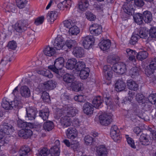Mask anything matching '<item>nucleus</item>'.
<instances>
[{"instance_id": "obj_1", "label": "nucleus", "mask_w": 156, "mask_h": 156, "mask_svg": "<svg viewBox=\"0 0 156 156\" xmlns=\"http://www.w3.org/2000/svg\"><path fill=\"white\" fill-rule=\"evenodd\" d=\"M57 113L58 116H60L63 114L71 119L76 114V109L69 105H65L61 109H58Z\"/></svg>"}, {"instance_id": "obj_2", "label": "nucleus", "mask_w": 156, "mask_h": 156, "mask_svg": "<svg viewBox=\"0 0 156 156\" xmlns=\"http://www.w3.org/2000/svg\"><path fill=\"white\" fill-rule=\"evenodd\" d=\"M64 59L63 57L57 58L54 62V65L48 66V69L57 74L61 76V73L59 70L61 69L64 65Z\"/></svg>"}, {"instance_id": "obj_3", "label": "nucleus", "mask_w": 156, "mask_h": 156, "mask_svg": "<svg viewBox=\"0 0 156 156\" xmlns=\"http://www.w3.org/2000/svg\"><path fill=\"white\" fill-rule=\"evenodd\" d=\"M110 135L111 138L114 141L119 142L121 140L120 131L117 126H112L111 129Z\"/></svg>"}, {"instance_id": "obj_4", "label": "nucleus", "mask_w": 156, "mask_h": 156, "mask_svg": "<svg viewBox=\"0 0 156 156\" xmlns=\"http://www.w3.org/2000/svg\"><path fill=\"white\" fill-rule=\"evenodd\" d=\"M29 22L27 20H22L18 21L15 25V29L18 32H22L29 27Z\"/></svg>"}, {"instance_id": "obj_5", "label": "nucleus", "mask_w": 156, "mask_h": 156, "mask_svg": "<svg viewBox=\"0 0 156 156\" xmlns=\"http://www.w3.org/2000/svg\"><path fill=\"white\" fill-rule=\"evenodd\" d=\"M112 69L115 72L119 74H122L124 73L126 70V66L123 63L118 62L113 65Z\"/></svg>"}, {"instance_id": "obj_6", "label": "nucleus", "mask_w": 156, "mask_h": 156, "mask_svg": "<svg viewBox=\"0 0 156 156\" xmlns=\"http://www.w3.org/2000/svg\"><path fill=\"white\" fill-rule=\"evenodd\" d=\"M99 120L101 125L106 126L109 125L112 121L111 116L107 114H103L100 115Z\"/></svg>"}, {"instance_id": "obj_7", "label": "nucleus", "mask_w": 156, "mask_h": 156, "mask_svg": "<svg viewBox=\"0 0 156 156\" xmlns=\"http://www.w3.org/2000/svg\"><path fill=\"white\" fill-rule=\"evenodd\" d=\"M1 127L4 133L7 135L12 134L14 130L13 126L8 123H2Z\"/></svg>"}, {"instance_id": "obj_8", "label": "nucleus", "mask_w": 156, "mask_h": 156, "mask_svg": "<svg viewBox=\"0 0 156 156\" xmlns=\"http://www.w3.org/2000/svg\"><path fill=\"white\" fill-rule=\"evenodd\" d=\"M94 39L92 36H87L83 38V44L85 49L89 48L94 43Z\"/></svg>"}, {"instance_id": "obj_9", "label": "nucleus", "mask_w": 156, "mask_h": 156, "mask_svg": "<svg viewBox=\"0 0 156 156\" xmlns=\"http://www.w3.org/2000/svg\"><path fill=\"white\" fill-rule=\"evenodd\" d=\"M124 12L129 15H132L134 12L133 4L132 2L125 3L123 6Z\"/></svg>"}, {"instance_id": "obj_10", "label": "nucleus", "mask_w": 156, "mask_h": 156, "mask_svg": "<svg viewBox=\"0 0 156 156\" xmlns=\"http://www.w3.org/2000/svg\"><path fill=\"white\" fill-rule=\"evenodd\" d=\"M65 41L61 37H57L55 40L54 44V48L56 50L63 49L65 46Z\"/></svg>"}, {"instance_id": "obj_11", "label": "nucleus", "mask_w": 156, "mask_h": 156, "mask_svg": "<svg viewBox=\"0 0 156 156\" xmlns=\"http://www.w3.org/2000/svg\"><path fill=\"white\" fill-rule=\"evenodd\" d=\"M89 30L91 34L95 35H98L102 32L101 26L97 24H93L90 27Z\"/></svg>"}, {"instance_id": "obj_12", "label": "nucleus", "mask_w": 156, "mask_h": 156, "mask_svg": "<svg viewBox=\"0 0 156 156\" xmlns=\"http://www.w3.org/2000/svg\"><path fill=\"white\" fill-rule=\"evenodd\" d=\"M77 131L74 127L69 128L66 131L67 137L70 139H73L77 136Z\"/></svg>"}, {"instance_id": "obj_13", "label": "nucleus", "mask_w": 156, "mask_h": 156, "mask_svg": "<svg viewBox=\"0 0 156 156\" xmlns=\"http://www.w3.org/2000/svg\"><path fill=\"white\" fill-rule=\"evenodd\" d=\"M104 75L108 80H110L112 76V71L109 66H105L103 68Z\"/></svg>"}, {"instance_id": "obj_14", "label": "nucleus", "mask_w": 156, "mask_h": 156, "mask_svg": "<svg viewBox=\"0 0 156 156\" xmlns=\"http://www.w3.org/2000/svg\"><path fill=\"white\" fill-rule=\"evenodd\" d=\"M18 135L23 138L27 139L32 135V132L30 129H21L18 132Z\"/></svg>"}, {"instance_id": "obj_15", "label": "nucleus", "mask_w": 156, "mask_h": 156, "mask_svg": "<svg viewBox=\"0 0 156 156\" xmlns=\"http://www.w3.org/2000/svg\"><path fill=\"white\" fill-rule=\"evenodd\" d=\"M60 123L63 128L68 127L71 124V119L67 116L64 115L61 118Z\"/></svg>"}, {"instance_id": "obj_16", "label": "nucleus", "mask_w": 156, "mask_h": 156, "mask_svg": "<svg viewBox=\"0 0 156 156\" xmlns=\"http://www.w3.org/2000/svg\"><path fill=\"white\" fill-rule=\"evenodd\" d=\"M149 136L147 134L142 133L140 136L139 140L140 144L144 146L149 145L150 142L149 139Z\"/></svg>"}, {"instance_id": "obj_17", "label": "nucleus", "mask_w": 156, "mask_h": 156, "mask_svg": "<svg viewBox=\"0 0 156 156\" xmlns=\"http://www.w3.org/2000/svg\"><path fill=\"white\" fill-rule=\"evenodd\" d=\"M142 15L143 19L145 23H149L152 20V15L150 11H145L143 12Z\"/></svg>"}, {"instance_id": "obj_18", "label": "nucleus", "mask_w": 156, "mask_h": 156, "mask_svg": "<svg viewBox=\"0 0 156 156\" xmlns=\"http://www.w3.org/2000/svg\"><path fill=\"white\" fill-rule=\"evenodd\" d=\"M27 117L29 120H32L35 119L37 113V111L33 108H28L26 109Z\"/></svg>"}, {"instance_id": "obj_19", "label": "nucleus", "mask_w": 156, "mask_h": 156, "mask_svg": "<svg viewBox=\"0 0 156 156\" xmlns=\"http://www.w3.org/2000/svg\"><path fill=\"white\" fill-rule=\"evenodd\" d=\"M94 106L89 102L85 103L83 106V112L87 115L91 114L93 113L94 110Z\"/></svg>"}, {"instance_id": "obj_20", "label": "nucleus", "mask_w": 156, "mask_h": 156, "mask_svg": "<svg viewBox=\"0 0 156 156\" xmlns=\"http://www.w3.org/2000/svg\"><path fill=\"white\" fill-rule=\"evenodd\" d=\"M73 53L75 57L77 58L83 57L84 55V50L81 47L75 48L73 50Z\"/></svg>"}, {"instance_id": "obj_21", "label": "nucleus", "mask_w": 156, "mask_h": 156, "mask_svg": "<svg viewBox=\"0 0 156 156\" xmlns=\"http://www.w3.org/2000/svg\"><path fill=\"white\" fill-rule=\"evenodd\" d=\"M96 152L99 156H107L108 154L107 150L103 145H101L96 147Z\"/></svg>"}, {"instance_id": "obj_22", "label": "nucleus", "mask_w": 156, "mask_h": 156, "mask_svg": "<svg viewBox=\"0 0 156 156\" xmlns=\"http://www.w3.org/2000/svg\"><path fill=\"white\" fill-rule=\"evenodd\" d=\"M20 93L22 96L25 98L29 97L30 94V89L26 86H22L21 87Z\"/></svg>"}, {"instance_id": "obj_23", "label": "nucleus", "mask_w": 156, "mask_h": 156, "mask_svg": "<svg viewBox=\"0 0 156 156\" xmlns=\"http://www.w3.org/2000/svg\"><path fill=\"white\" fill-rule=\"evenodd\" d=\"M63 80L66 84L71 85L74 81V77L73 75L66 73L63 76Z\"/></svg>"}, {"instance_id": "obj_24", "label": "nucleus", "mask_w": 156, "mask_h": 156, "mask_svg": "<svg viewBox=\"0 0 156 156\" xmlns=\"http://www.w3.org/2000/svg\"><path fill=\"white\" fill-rule=\"evenodd\" d=\"M57 16L58 12L55 11H52L48 12L46 16L48 21L52 23L56 19Z\"/></svg>"}, {"instance_id": "obj_25", "label": "nucleus", "mask_w": 156, "mask_h": 156, "mask_svg": "<svg viewBox=\"0 0 156 156\" xmlns=\"http://www.w3.org/2000/svg\"><path fill=\"white\" fill-rule=\"evenodd\" d=\"M103 102V100L99 96L95 97L92 101L94 107L97 108H101Z\"/></svg>"}, {"instance_id": "obj_26", "label": "nucleus", "mask_w": 156, "mask_h": 156, "mask_svg": "<svg viewBox=\"0 0 156 156\" xmlns=\"http://www.w3.org/2000/svg\"><path fill=\"white\" fill-rule=\"evenodd\" d=\"M76 62V59L74 58H72L69 59L66 63V68L68 69L71 70L74 68L75 69Z\"/></svg>"}, {"instance_id": "obj_27", "label": "nucleus", "mask_w": 156, "mask_h": 156, "mask_svg": "<svg viewBox=\"0 0 156 156\" xmlns=\"http://www.w3.org/2000/svg\"><path fill=\"white\" fill-rule=\"evenodd\" d=\"M89 6V2L87 0H80L79 2V8L82 11H84L86 10Z\"/></svg>"}, {"instance_id": "obj_28", "label": "nucleus", "mask_w": 156, "mask_h": 156, "mask_svg": "<svg viewBox=\"0 0 156 156\" xmlns=\"http://www.w3.org/2000/svg\"><path fill=\"white\" fill-rule=\"evenodd\" d=\"M126 86L124 82L120 80H118L115 84V90L118 92L121 91L125 89Z\"/></svg>"}, {"instance_id": "obj_29", "label": "nucleus", "mask_w": 156, "mask_h": 156, "mask_svg": "<svg viewBox=\"0 0 156 156\" xmlns=\"http://www.w3.org/2000/svg\"><path fill=\"white\" fill-rule=\"evenodd\" d=\"M111 42L109 40H104L101 41L99 44L100 48L103 50L108 49L110 47Z\"/></svg>"}, {"instance_id": "obj_30", "label": "nucleus", "mask_w": 156, "mask_h": 156, "mask_svg": "<svg viewBox=\"0 0 156 156\" xmlns=\"http://www.w3.org/2000/svg\"><path fill=\"white\" fill-rule=\"evenodd\" d=\"M83 86L82 83L77 81H74L71 85L73 90L76 92L81 90Z\"/></svg>"}, {"instance_id": "obj_31", "label": "nucleus", "mask_w": 156, "mask_h": 156, "mask_svg": "<svg viewBox=\"0 0 156 156\" xmlns=\"http://www.w3.org/2000/svg\"><path fill=\"white\" fill-rule=\"evenodd\" d=\"M127 85L128 88L131 90L136 91L138 89V84L132 80H128L127 82Z\"/></svg>"}, {"instance_id": "obj_32", "label": "nucleus", "mask_w": 156, "mask_h": 156, "mask_svg": "<svg viewBox=\"0 0 156 156\" xmlns=\"http://www.w3.org/2000/svg\"><path fill=\"white\" fill-rule=\"evenodd\" d=\"M30 150V148L28 146H23L21 147L19 151V155L20 156H27Z\"/></svg>"}, {"instance_id": "obj_33", "label": "nucleus", "mask_w": 156, "mask_h": 156, "mask_svg": "<svg viewBox=\"0 0 156 156\" xmlns=\"http://www.w3.org/2000/svg\"><path fill=\"white\" fill-rule=\"evenodd\" d=\"M148 31L145 27H141L139 31L138 37L146 39L148 37Z\"/></svg>"}, {"instance_id": "obj_34", "label": "nucleus", "mask_w": 156, "mask_h": 156, "mask_svg": "<svg viewBox=\"0 0 156 156\" xmlns=\"http://www.w3.org/2000/svg\"><path fill=\"white\" fill-rule=\"evenodd\" d=\"M44 55L48 56L53 55L55 53V49L49 46H47L43 50Z\"/></svg>"}, {"instance_id": "obj_35", "label": "nucleus", "mask_w": 156, "mask_h": 156, "mask_svg": "<svg viewBox=\"0 0 156 156\" xmlns=\"http://www.w3.org/2000/svg\"><path fill=\"white\" fill-rule=\"evenodd\" d=\"M38 156H52L50 151L46 147L40 149L38 151Z\"/></svg>"}, {"instance_id": "obj_36", "label": "nucleus", "mask_w": 156, "mask_h": 156, "mask_svg": "<svg viewBox=\"0 0 156 156\" xmlns=\"http://www.w3.org/2000/svg\"><path fill=\"white\" fill-rule=\"evenodd\" d=\"M54 125L51 121H47L45 122L43 125V128L46 131H49L53 129Z\"/></svg>"}, {"instance_id": "obj_37", "label": "nucleus", "mask_w": 156, "mask_h": 156, "mask_svg": "<svg viewBox=\"0 0 156 156\" xmlns=\"http://www.w3.org/2000/svg\"><path fill=\"white\" fill-rule=\"evenodd\" d=\"M126 52L127 53V56L129 60L132 61L135 60V56L136 55V53L135 51L128 48L126 50Z\"/></svg>"}, {"instance_id": "obj_38", "label": "nucleus", "mask_w": 156, "mask_h": 156, "mask_svg": "<svg viewBox=\"0 0 156 156\" xmlns=\"http://www.w3.org/2000/svg\"><path fill=\"white\" fill-rule=\"evenodd\" d=\"M49 113L48 109L46 108L40 111L39 116L41 117L44 120H46L48 118L49 115Z\"/></svg>"}, {"instance_id": "obj_39", "label": "nucleus", "mask_w": 156, "mask_h": 156, "mask_svg": "<svg viewBox=\"0 0 156 156\" xmlns=\"http://www.w3.org/2000/svg\"><path fill=\"white\" fill-rule=\"evenodd\" d=\"M90 70L89 68L87 67L80 71V76L82 79H86L89 75Z\"/></svg>"}, {"instance_id": "obj_40", "label": "nucleus", "mask_w": 156, "mask_h": 156, "mask_svg": "<svg viewBox=\"0 0 156 156\" xmlns=\"http://www.w3.org/2000/svg\"><path fill=\"white\" fill-rule=\"evenodd\" d=\"M135 22L138 24L140 25L143 23V16L142 14L139 13H136L133 16Z\"/></svg>"}, {"instance_id": "obj_41", "label": "nucleus", "mask_w": 156, "mask_h": 156, "mask_svg": "<svg viewBox=\"0 0 156 156\" xmlns=\"http://www.w3.org/2000/svg\"><path fill=\"white\" fill-rule=\"evenodd\" d=\"M148 56V53L146 51H140L136 55L137 59L142 61L146 59Z\"/></svg>"}, {"instance_id": "obj_42", "label": "nucleus", "mask_w": 156, "mask_h": 156, "mask_svg": "<svg viewBox=\"0 0 156 156\" xmlns=\"http://www.w3.org/2000/svg\"><path fill=\"white\" fill-rule=\"evenodd\" d=\"M37 73L49 78H51L53 76V74L48 70H38L37 71Z\"/></svg>"}, {"instance_id": "obj_43", "label": "nucleus", "mask_w": 156, "mask_h": 156, "mask_svg": "<svg viewBox=\"0 0 156 156\" xmlns=\"http://www.w3.org/2000/svg\"><path fill=\"white\" fill-rule=\"evenodd\" d=\"M85 63L82 61H79L78 62H76V64L75 69L78 71H80L86 67Z\"/></svg>"}, {"instance_id": "obj_44", "label": "nucleus", "mask_w": 156, "mask_h": 156, "mask_svg": "<svg viewBox=\"0 0 156 156\" xmlns=\"http://www.w3.org/2000/svg\"><path fill=\"white\" fill-rule=\"evenodd\" d=\"M50 152L52 156H58L60 154L59 147L57 146H54L51 148Z\"/></svg>"}, {"instance_id": "obj_45", "label": "nucleus", "mask_w": 156, "mask_h": 156, "mask_svg": "<svg viewBox=\"0 0 156 156\" xmlns=\"http://www.w3.org/2000/svg\"><path fill=\"white\" fill-rule=\"evenodd\" d=\"M155 69L152 67H150L149 66V67H146L145 70V73L146 75L148 76H153L154 74V70Z\"/></svg>"}, {"instance_id": "obj_46", "label": "nucleus", "mask_w": 156, "mask_h": 156, "mask_svg": "<svg viewBox=\"0 0 156 156\" xmlns=\"http://www.w3.org/2000/svg\"><path fill=\"white\" fill-rule=\"evenodd\" d=\"M69 32L72 35H77L79 33L80 31L77 26L73 25L69 29Z\"/></svg>"}, {"instance_id": "obj_47", "label": "nucleus", "mask_w": 156, "mask_h": 156, "mask_svg": "<svg viewBox=\"0 0 156 156\" xmlns=\"http://www.w3.org/2000/svg\"><path fill=\"white\" fill-rule=\"evenodd\" d=\"M76 42L75 40H67L65 43V45L69 48H71L76 46Z\"/></svg>"}, {"instance_id": "obj_48", "label": "nucleus", "mask_w": 156, "mask_h": 156, "mask_svg": "<svg viewBox=\"0 0 156 156\" xmlns=\"http://www.w3.org/2000/svg\"><path fill=\"white\" fill-rule=\"evenodd\" d=\"M41 98L45 102L48 103L50 101L49 94L46 91H44L42 93Z\"/></svg>"}, {"instance_id": "obj_49", "label": "nucleus", "mask_w": 156, "mask_h": 156, "mask_svg": "<svg viewBox=\"0 0 156 156\" xmlns=\"http://www.w3.org/2000/svg\"><path fill=\"white\" fill-rule=\"evenodd\" d=\"M2 105L4 108L6 110H11L12 109V106L11 105V103L6 101L3 100Z\"/></svg>"}, {"instance_id": "obj_50", "label": "nucleus", "mask_w": 156, "mask_h": 156, "mask_svg": "<svg viewBox=\"0 0 156 156\" xmlns=\"http://www.w3.org/2000/svg\"><path fill=\"white\" fill-rule=\"evenodd\" d=\"M138 34H135L133 35L130 40L129 43L133 45H135L137 42L139 37Z\"/></svg>"}, {"instance_id": "obj_51", "label": "nucleus", "mask_w": 156, "mask_h": 156, "mask_svg": "<svg viewBox=\"0 0 156 156\" xmlns=\"http://www.w3.org/2000/svg\"><path fill=\"white\" fill-rule=\"evenodd\" d=\"M16 1L18 7L20 9H22L24 7L27 0H16Z\"/></svg>"}, {"instance_id": "obj_52", "label": "nucleus", "mask_w": 156, "mask_h": 156, "mask_svg": "<svg viewBox=\"0 0 156 156\" xmlns=\"http://www.w3.org/2000/svg\"><path fill=\"white\" fill-rule=\"evenodd\" d=\"M139 69L137 67H133L131 69L130 73L131 77L133 78H135L139 75Z\"/></svg>"}, {"instance_id": "obj_53", "label": "nucleus", "mask_w": 156, "mask_h": 156, "mask_svg": "<svg viewBox=\"0 0 156 156\" xmlns=\"http://www.w3.org/2000/svg\"><path fill=\"white\" fill-rule=\"evenodd\" d=\"M86 16L87 19L90 21H94L96 19V16L92 13L87 11L86 13Z\"/></svg>"}, {"instance_id": "obj_54", "label": "nucleus", "mask_w": 156, "mask_h": 156, "mask_svg": "<svg viewBox=\"0 0 156 156\" xmlns=\"http://www.w3.org/2000/svg\"><path fill=\"white\" fill-rule=\"evenodd\" d=\"M149 34L151 38H156V27H151L149 30Z\"/></svg>"}, {"instance_id": "obj_55", "label": "nucleus", "mask_w": 156, "mask_h": 156, "mask_svg": "<svg viewBox=\"0 0 156 156\" xmlns=\"http://www.w3.org/2000/svg\"><path fill=\"white\" fill-rule=\"evenodd\" d=\"M27 122L19 119L17 121V125L19 127L24 128L27 127Z\"/></svg>"}, {"instance_id": "obj_56", "label": "nucleus", "mask_w": 156, "mask_h": 156, "mask_svg": "<svg viewBox=\"0 0 156 156\" xmlns=\"http://www.w3.org/2000/svg\"><path fill=\"white\" fill-rule=\"evenodd\" d=\"M136 99L138 103H141L142 104L144 102V96L140 94H136Z\"/></svg>"}, {"instance_id": "obj_57", "label": "nucleus", "mask_w": 156, "mask_h": 156, "mask_svg": "<svg viewBox=\"0 0 156 156\" xmlns=\"http://www.w3.org/2000/svg\"><path fill=\"white\" fill-rule=\"evenodd\" d=\"M7 47L10 49L14 50L17 47L16 43L14 41H9Z\"/></svg>"}, {"instance_id": "obj_58", "label": "nucleus", "mask_w": 156, "mask_h": 156, "mask_svg": "<svg viewBox=\"0 0 156 156\" xmlns=\"http://www.w3.org/2000/svg\"><path fill=\"white\" fill-rule=\"evenodd\" d=\"M41 90H51L49 87V85L48 84V81L47 82H45L43 83H41V85L39 86Z\"/></svg>"}, {"instance_id": "obj_59", "label": "nucleus", "mask_w": 156, "mask_h": 156, "mask_svg": "<svg viewBox=\"0 0 156 156\" xmlns=\"http://www.w3.org/2000/svg\"><path fill=\"white\" fill-rule=\"evenodd\" d=\"M64 26L67 28L70 29L73 24V23L71 20H66L63 22Z\"/></svg>"}, {"instance_id": "obj_60", "label": "nucleus", "mask_w": 156, "mask_h": 156, "mask_svg": "<svg viewBox=\"0 0 156 156\" xmlns=\"http://www.w3.org/2000/svg\"><path fill=\"white\" fill-rule=\"evenodd\" d=\"M79 146V144L77 141H73L71 142L70 147L75 151L76 150Z\"/></svg>"}, {"instance_id": "obj_61", "label": "nucleus", "mask_w": 156, "mask_h": 156, "mask_svg": "<svg viewBox=\"0 0 156 156\" xmlns=\"http://www.w3.org/2000/svg\"><path fill=\"white\" fill-rule=\"evenodd\" d=\"M44 20V17L41 16L37 18L35 21V23L36 25L42 24Z\"/></svg>"}, {"instance_id": "obj_62", "label": "nucleus", "mask_w": 156, "mask_h": 156, "mask_svg": "<svg viewBox=\"0 0 156 156\" xmlns=\"http://www.w3.org/2000/svg\"><path fill=\"white\" fill-rule=\"evenodd\" d=\"M84 140L87 144H91L93 141V138L90 136H86Z\"/></svg>"}, {"instance_id": "obj_63", "label": "nucleus", "mask_w": 156, "mask_h": 156, "mask_svg": "<svg viewBox=\"0 0 156 156\" xmlns=\"http://www.w3.org/2000/svg\"><path fill=\"white\" fill-rule=\"evenodd\" d=\"M128 144L133 148L135 149L136 148L134 140L130 137L126 138Z\"/></svg>"}, {"instance_id": "obj_64", "label": "nucleus", "mask_w": 156, "mask_h": 156, "mask_svg": "<svg viewBox=\"0 0 156 156\" xmlns=\"http://www.w3.org/2000/svg\"><path fill=\"white\" fill-rule=\"evenodd\" d=\"M6 9L9 12H14L15 10V6L12 4H8L6 6Z\"/></svg>"}]
</instances>
